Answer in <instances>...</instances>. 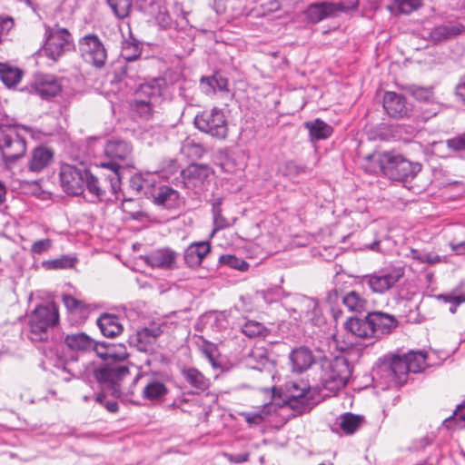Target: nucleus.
Wrapping results in <instances>:
<instances>
[{
    "label": "nucleus",
    "mask_w": 465,
    "mask_h": 465,
    "mask_svg": "<svg viewBox=\"0 0 465 465\" xmlns=\"http://www.w3.org/2000/svg\"><path fill=\"white\" fill-rule=\"evenodd\" d=\"M95 353L104 363L95 371L96 380L107 388L113 396L120 397V381L129 374V369L122 364L127 357V349L123 343L98 342Z\"/></svg>",
    "instance_id": "1"
},
{
    "label": "nucleus",
    "mask_w": 465,
    "mask_h": 465,
    "mask_svg": "<svg viewBox=\"0 0 465 465\" xmlns=\"http://www.w3.org/2000/svg\"><path fill=\"white\" fill-rule=\"evenodd\" d=\"M398 324L399 321L395 316L374 311L364 318L351 317L345 322L344 327L356 337L378 341L391 334Z\"/></svg>",
    "instance_id": "2"
},
{
    "label": "nucleus",
    "mask_w": 465,
    "mask_h": 465,
    "mask_svg": "<svg viewBox=\"0 0 465 465\" xmlns=\"http://www.w3.org/2000/svg\"><path fill=\"white\" fill-rule=\"evenodd\" d=\"M132 151L131 144L122 140H111L105 145V154L111 160L101 163L100 166L110 172L105 181L110 183L111 192L114 194H116L121 189L123 171L132 166Z\"/></svg>",
    "instance_id": "3"
},
{
    "label": "nucleus",
    "mask_w": 465,
    "mask_h": 465,
    "mask_svg": "<svg viewBox=\"0 0 465 465\" xmlns=\"http://www.w3.org/2000/svg\"><path fill=\"white\" fill-rule=\"evenodd\" d=\"M29 132L16 125L0 126V156L5 165H13L25 155Z\"/></svg>",
    "instance_id": "4"
},
{
    "label": "nucleus",
    "mask_w": 465,
    "mask_h": 465,
    "mask_svg": "<svg viewBox=\"0 0 465 465\" xmlns=\"http://www.w3.org/2000/svg\"><path fill=\"white\" fill-rule=\"evenodd\" d=\"M167 89V82L163 77H155L141 84L135 90L133 107L143 119L152 117L153 107L161 103Z\"/></svg>",
    "instance_id": "5"
},
{
    "label": "nucleus",
    "mask_w": 465,
    "mask_h": 465,
    "mask_svg": "<svg viewBox=\"0 0 465 465\" xmlns=\"http://www.w3.org/2000/svg\"><path fill=\"white\" fill-rule=\"evenodd\" d=\"M58 320V309L54 303L36 307L29 318L31 339L33 341L45 340L48 329L54 327Z\"/></svg>",
    "instance_id": "6"
},
{
    "label": "nucleus",
    "mask_w": 465,
    "mask_h": 465,
    "mask_svg": "<svg viewBox=\"0 0 465 465\" xmlns=\"http://www.w3.org/2000/svg\"><path fill=\"white\" fill-rule=\"evenodd\" d=\"M74 47L73 36L67 29L59 25L45 28L44 53L48 58L56 62L65 53L73 50Z\"/></svg>",
    "instance_id": "7"
},
{
    "label": "nucleus",
    "mask_w": 465,
    "mask_h": 465,
    "mask_svg": "<svg viewBox=\"0 0 465 465\" xmlns=\"http://www.w3.org/2000/svg\"><path fill=\"white\" fill-rule=\"evenodd\" d=\"M80 55L84 63L97 70L104 69L107 62V50L95 34H87L78 41Z\"/></svg>",
    "instance_id": "8"
},
{
    "label": "nucleus",
    "mask_w": 465,
    "mask_h": 465,
    "mask_svg": "<svg viewBox=\"0 0 465 465\" xmlns=\"http://www.w3.org/2000/svg\"><path fill=\"white\" fill-rule=\"evenodd\" d=\"M351 375L349 361L344 357H336L323 370L322 381L330 391H336L346 386Z\"/></svg>",
    "instance_id": "9"
},
{
    "label": "nucleus",
    "mask_w": 465,
    "mask_h": 465,
    "mask_svg": "<svg viewBox=\"0 0 465 465\" xmlns=\"http://www.w3.org/2000/svg\"><path fill=\"white\" fill-rule=\"evenodd\" d=\"M198 130L217 139H225L228 124L223 112L216 107L198 114L194 118Z\"/></svg>",
    "instance_id": "10"
},
{
    "label": "nucleus",
    "mask_w": 465,
    "mask_h": 465,
    "mask_svg": "<svg viewBox=\"0 0 465 465\" xmlns=\"http://www.w3.org/2000/svg\"><path fill=\"white\" fill-rule=\"evenodd\" d=\"M388 158L384 175L392 181L410 182L421 170L420 163H411L400 153L389 152Z\"/></svg>",
    "instance_id": "11"
},
{
    "label": "nucleus",
    "mask_w": 465,
    "mask_h": 465,
    "mask_svg": "<svg viewBox=\"0 0 465 465\" xmlns=\"http://www.w3.org/2000/svg\"><path fill=\"white\" fill-rule=\"evenodd\" d=\"M377 373L396 386L403 385L408 380V363L403 356L393 355L382 358L377 367Z\"/></svg>",
    "instance_id": "12"
},
{
    "label": "nucleus",
    "mask_w": 465,
    "mask_h": 465,
    "mask_svg": "<svg viewBox=\"0 0 465 465\" xmlns=\"http://www.w3.org/2000/svg\"><path fill=\"white\" fill-rule=\"evenodd\" d=\"M402 268H386L367 274L362 277L361 282L366 284L375 293H384L395 286L403 277Z\"/></svg>",
    "instance_id": "13"
},
{
    "label": "nucleus",
    "mask_w": 465,
    "mask_h": 465,
    "mask_svg": "<svg viewBox=\"0 0 465 465\" xmlns=\"http://www.w3.org/2000/svg\"><path fill=\"white\" fill-rule=\"evenodd\" d=\"M87 169L84 165L63 164L60 169V183L68 194L80 195L84 192Z\"/></svg>",
    "instance_id": "14"
},
{
    "label": "nucleus",
    "mask_w": 465,
    "mask_h": 465,
    "mask_svg": "<svg viewBox=\"0 0 465 465\" xmlns=\"http://www.w3.org/2000/svg\"><path fill=\"white\" fill-rule=\"evenodd\" d=\"M180 173L183 186L199 194L203 191L204 183L213 173V170L207 164L191 163Z\"/></svg>",
    "instance_id": "15"
},
{
    "label": "nucleus",
    "mask_w": 465,
    "mask_h": 465,
    "mask_svg": "<svg viewBox=\"0 0 465 465\" xmlns=\"http://www.w3.org/2000/svg\"><path fill=\"white\" fill-rule=\"evenodd\" d=\"M309 385L303 381H288L284 385V394L287 403L292 408L305 411L311 404Z\"/></svg>",
    "instance_id": "16"
},
{
    "label": "nucleus",
    "mask_w": 465,
    "mask_h": 465,
    "mask_svg": "<svg viewBox=\"0 0 465 465\" xmlns=\"http://www.w3.org/2000/svg\"><path fill=\"white\" fill-rule=\"evenodd\" d=\"M25 89L30 94H37L43 99H49L61 93L62 84L60 80L53 74H40Z\"/></svg>",
    "instance_id": "17"
},
{
    "label": "nucleus",
    "mask_w": 465,
    "mask_h": 465,
    "mask_svg": "<svg viewBox=\"0 0 465 465\" xmlns=\"http://www.w3.org/2000/svg\"><path fill=\"white\" fill-rule=\"evenodd\" d=\"M383 108L390 117L395 119L409 117L412 112L411 104L402 94L395 92L384 94Z\"/></svg>",
    "instance_id": "18"
},
{
    "label": "nucleus",
    "mask_w": 465,
    "mask_h": 465,
    "mask_svg": "<svg viewBox=\"0 0 465 465\" xmlns=\"http://www.w3.org/2000/svg\"><path fill=\"white\" fill-rule=\"evenodd\" d=\"M463 34H465V25L461 22L454 20L435 26L430 32L429 37L433 44H439L451 40Z\"/></svg>",
    "instance_id": "19"
},
{
    "label": "nucleus",
    "mask_w": 465,
    "mask_h": 465,
    "mask_svg": "<svg viewBox=\"0 0 465 465\" xmlns=\"http://www.w3.org/2000/svg\"><path fill=\"white\" fill-rule=\"evenodd\" d=\"M178 254L176 252L165 248L156 250L143 257L144 262L153 267L163 270H173L176 267Z\"/></svg>",
    "instance_id": "20"
},
{
    "label": "nucleus",
    "mask_w": 465,
    "mask_h": 465,
    "mask_svg": "<svg viewBox=\"0 0 465 465\" xmlns=\"http://www.w3.org/2000/svg\"><path fill=\"white\" fill-rule=\"evenodd\" d=\"M152 197L155 205L169 210L179 208L183 203L180 193L167 185H162L155 189Z\"/></svg>",
    "instance_id": "21"
},
{
    "label": "nucleus",
    "mask_w": 465,
    "mask_h": 465,
    "mask_svg": "<svg viewBox=\"0 0 465 465\" xmlns=\"http://www.w3.org/2000/svg\"><path fill=\"white\" fill-rule=\"evenodd\" d=\"M54 159V152L46 146L35 147L28 157L27 168L31 173H40L48 167Z\"/></svg>",
    "instance_id": "22"
},
{
    "label": "nucleus",
    "mask_w": 465,
    "mask_h": 465,
    "mask_svg": "<svg viewBox=\"0 0 465 465\" xmlns=\"http://www.w3.org/2000/svg\"><path fill=\"white\" fill-rule=\"evenodd\" d=\"M292 370L297 373H302L307 371L314 362L312 352L307 347H298L293 349L289 356Z\"/></svg>",
    "instance_id": "23"
},
{
    "label": "nucleus",
    "mask_w": 465,
    "mask_h": 465,
    "mask_svg": "<svg viewBox=\"0 0 465 465\" xmlns=\"http://www.w3.org/2000/svg\"><path fill=\"white\" fill-rule=\"evenodd\" d=\"M336 15L337 7L331 2L313 3L305 10L306 18L314 24Z\"/></svg>",
    "instance_id": "24"
},
{
    "label": "nucleus",
    "mask_w": 465,
    "mask_h": 465,
    "mask_svg": "<svg viewBox=\"0 0 465 465\" xmlns=\"http://www.w3.org/2000/svg\"><path fill=\"white\" fill-rule=\"evenodd\" d=\"M108 174H104L101 182L96 176L87 171L86 179H84V190L86 189L93 202L102 201L106 195V190L110 187V183L105 181Z\"/></svg>",
    "instance_id": "25"
},
{
    "label": "nucleus",
    "mask_w": 465,
    "mask_h": 465,
    "mask_svg": "<svg viewBox=\"0 0 465 465\" xmlns=\"http://www.w3.org/2000/svg\"><path fill=\"white\" fill-rule=\"evenodd\" d=\"M210 250L211 246L208 242H198L192 243L184 251L183 259L185 263L189 267H195L200 265Z\"/></svg>",
    "instance_id": "26"
},
{
    "label": "nucleus",
    "mask_w": 465,
    "mask_h": 465,
    "mask_svg": "<svg viewBox=\"0 0 465 465\" xmlns=\"http://www.w3.org/2000/svg\"><path fill=\"white\" fill-rule=\"evenodd\" d=\"M64 343L72 351H95L98 342L84 332H77L67 334L64 338Z\"/></svg>",
    "instance_id": "27"
},
{
    "label": "nucleus",
    "mask_w": 465,
    "mask_h": 465,
    "mask_svg": "<svg viewBox=\"0 0 465 465\" xmlns=\"http://www.w3.org/2000/svg\"><path fill=\"white\" fill-rule=\"evenodd\" d=\"M389 152H374L367 154L361 160V167L366 173L384 174Z\"/></svg>",
    "instance_id": "28"
},
{
    "label": "nucleus",
    "mask_w": 465,
    "mask_h": 465,
    "mask_svg": "<svg viewBox=\"0 0 465 465\" xmlns=\"http://www.w3.org/2000/svg\"><path fill=\"white\" fill-rule=\"evenodd\" d=\"M97 325L103 335L109 338H114L124 331L119 317L114 314L104 313L97 319Z\"/></svg>",
    "instance_id": "29"
},
{
    "label": "nucleus",
    "mask_w": 465,
    "mask_h": 465,
    "mask_svg": "<svg viewBox=\"0 0 465 465\" xmlns=\"http://www.w3.org/2000/svg\"><path fill=\"white\" fill-rule=\"evenodd\" d=\"M301 316L303 314L304 318L314 325H320L322 322V317L319 303L316 299L302 296L300 300Z\"/></svg>",
    "instance_id": "30"
},
{
    "label": "nucleus",
    "mask_w": 465,
    "mask_h": 465,
    "mask_svg": "<svg viewBox=\"0 0 465 465\" xmlns=\"http://www.w3.org/2000/svg\"><path fill=\"white\" fill-rule=\"evenodd\" d=\"M364 422V416L345 412L336 419L334 425L340 428L345 434L351 435L355 433Z\"/></svg>",
    "instance_id": "31"
},
{
    "label": "nucleus",
    "mask_w": 465,
    "mask_h": 465,
    "mask_svg": "<svg viewBox=\"0 0 465 465\" xmlns=\"http://www.w3.org/2000/svg\"><path fill=\"white\" fill-rule=\"evenodd\" d=\"M184 380L199 393L209 388L210 382L202 372L195 368H184L182 371Z\"/></svg>",
    "instance_id": "32"
},
{
    "label": "nucleus",
    "mask_w": 465,
    "mask_h": 465,
    "mask_svg": "<svg viewBox=\"0 0 465 465\" xmlns=\"http://www.w3.org/2000/svg\"><path fill=\"white\" fill-rule=\"evenodd\" d=\"M23 76V71L8 63L0 62V79L8 88L18 84Z\"/></svg>",
    "instance_id": "33"
},
{
    "label": "nucleus",
    "mask_w": 465,
    "mask_h": 465,
    "mask_svg": "<svg viewBox=\"0 0 465 465\" xmlns=\"http://www.w3.org/2000/svg\"><path fill=\"white\" fill-rule=\"evenodd\" d=\"M304 126L308 129L311 140L318 141L331 136L332 128L321 119L306 122Z\"/></svg>",
    "instance_id": "34"
},
{
    "label": "nucleus",
    "mask_w": 465,
    "mask_h": 465,
    "mask_svg": "<svg viewBox=\"0 0 465 465\" xmlns=\"http://www.w3.org/2000/svg\"><path fill=\"white\" fill-rule=\"evenodd\" d=\"M271 409L272 405L265 404L260 410L254 411L242 412L241 413V416L243 417L245 421L250 426H257L262 424L265 420V419L270 415Z\"/></svg>",
    "instance_id": "35"
},
{
    "label": "nucleus",
    "mask_w": 465,
    "mask_h": 465,
    "mask_svg": "<svg viewBox=\"0 0 465 465\" xmlns=\"http://www.w3.org/2000/svg\"><path fill=\"white\" fill-rule=\"evenodd\" d=\"M406 363H408V370L410 372H420L426 363V355L422 351H410L403 355Z\"/></svg>",
    "instance_id": "36"
},
{
    "label": "nucleus",
    "mask_w": 465,
    "mask_h": 465,
    "mask_svg": "<svg viewBox=\"0 0 465 465\" xmlns=\"http://www.w3.org/2000/svg\"><path fill=\"white\" fill-rule=\"evenodd\" d=\"M168 392L165 385L157 381L148 382L143 388V396L144 399L153 401L164 396Z\"/></svg>",
    "instance_id": "37"
},
{
    "label": "nucleus",
    "mask_w": 465,
    "mask_h": 465,
    "mask_svg": "<svg viewBox=\"0 0 465 465\" xmlns=\"http://www.w3.org/2000/svg\"><path fill=\"white\" fill-rule=\"evenodd\" d=\"M342 303L352 312H360L364 309L366 300L356 291H351L341 297Z\"/></svg>",
    "instance_id": "38"
},
{
    "label": "nucleus",
    "mask_w": 465,
    "mask_h": 465,
    "mask_svg": "<svg viewBox=\"0 0 465 465\" xmlns=\"http://www.w3.org/2000/svg\"><path fill=\"white\" fill-rule=\"evenodd\" d=\"M222 199L217 198L212 204V212L213 215V232L225 229L231 225V223L222 214Z\"/></svg>",
    "instance_id": "39"
},
{
    "label": "nucleus",
    "mask_w": 465,
    "mask_h": 465,
    "mask_svg": "<svg viewBox=\"0 0 465 465\" xmlns=\"http://www.w3.org/2000/svg\"><path fill=\"white\" fill-rule=\"evenodd\" d=\"M181 153L188 158L199 159L204 154L205 150L200 143L192 139H186L181 146Z\"/></svg>",
    "instance_id": "40"
},
{
    "label": "nucleus",
    "mask_w": 465,
    "mask_h": 465,
    "mask_svg": "<svg viewBox=\"0 0 465 465\" xmlns=\"http://www.w3.org/2000/svg\"><path fill=\"white\" fill-rule=\"evenodd\" d=\"M116 17L123 19L129 15L132 0H106Z\"/></svg>",
    "instance_id": "41"
},
{
    "label": "nucleus",
    "mask_w": 465,
    "mask_h": 465,
    "mask_svg": "<svg viewBox=\"0 0 465 465\" xmlns=\"http://www.w3.org/2000/svg\"><path fill=\"white\" fill-rule=\"evenodd\" d=\"M242 331L249 338L266 336L268 333L267 328H265L261 322L255 321L246 322L242 327Z\"/></svg>",
    "instance_id": "42"
},
{
    "label": "nucleus",
    "mask_w": 465,
    "mask_h": 465,
    "mask_svg": "<svg viewBox=\"0 0 465 465\" xmlns=\"http://www.w3.org/2000/svg\"><path fill=\"white\" fill-rule=\"evenodd\" d=\"M408 91L411 96L417 101L430 103L433 101V89L432 87H422L419 85H410Z\"/></svg>",
    "instance_id": "43"
},
{
    "label": "nucleus",
    "mask_w": 465,
    "mask_h": 465,
    "mask_svg": "<svg viewBox=\"0 0 465 465\" xmlns=\"http://www.w3.org/2000/svg\"><path fill=\"white\" fill-rule=\"evenodd\" d=\"M75 262V258L70 257L68 255H63L57 259L46 261L43 264L49 270H63L73 268Z\"/></svg>",
    "instance_id": "44"
},
{
    "label": "nucleus",
    "mask_w": 465,
    "mask_h": 465,
    "mask_svg": "<svg viewBox=\"0 0 465 465\" xmlns=\"http://www.w3.org/2000/svg\"><path fill=\"white\" fill-rule=\"evenodd\" d=\"M455 422L457 428H463L465 427V402H462L460 404L456 411H454L453 415L450 416L448 419H445L443 423L448 429H451L452 425L451 423Z\"/></svg>",
    "instance_id": "45"
},
{
    "label": "nucleus",
    "mask_w": 465,
    "mask_h": 465,
    "mask_svg": "<svg viewBox=\"0 0 465 465\" xmlns=\"http://www.w3.org/2000/svg\"><path fill=\"white\" fill-rule=\"evenodd\" d=\"M180 170V164L175 159H166L161 163L160 169L156 172L159 173L160 176L165 179H169L171 176L178 173Z\"/></svg>",
    "instance_id": "46"
},
{
    "label": "nucleus",
    "mask_w": 465,
    "mask_h": 465,
    "mask_svg": "<svg viewBox=\"0 0 465 465\" xmlns=\"http://www.w3.org/2000/svg\"><path fill=\"white\" fill-rule=\"evenodd\" d=\"M141 46L139 42L133 40L126 42L123 46V55L126 61H134L141 55Z\"/></svg>",
    "instance_id": "47"
},
{
    "label": "nucleus",
    "mask_w": 465,
    "mask_h": 465,
    "mask_svg": "<svg viewBox=\"0 0 465 465\" xmlns=\"http://www.w3.org/2000/svg\"><path fill=\"white\" fill-rule=\"evenodd\" d=\"M255 360L256 364L252 365V369L262 371L272 366V362L268 359L265 351L257 350L253 351L250 356V361Z\"/></svg>",
    "instance_id": "48"
},
{
    "label": "nucleus",
    "mask_w": 465,
    "mask_h": 465,
    "mask_svg": "<svg viewBox=\"0 0 465 465\" xmlns=\"http://www.w3.org/2000/svg\"><path fill=\"white\" fill-rule=\"evenodd\" d=\"M63 302L67 310L71 312H82L86 309V305L84 302L75 299L70 294L63 295Z\"/></svg>",
    "instance_id": "49"
},
{
    "label": "nucleus",
    "mask_w": 465,
    "mask_h": 465,
    "mask_svg": "<svg viewBox=\"0 0 465 465\" xmlns=\"http://www.w3.org/2000/svg\"><path fill=\"white\" fill-rule=\"evenodd\" d=\"M219 261L223 264H226L232 268L239 269L240 271H245L248 268V263L244 261L237 258L234 255L224 254L220 256Z\"/></svg>",
    "instance_id": "50"
},
{
    "label": "nucleus",
    "mask_w": 465,
    "mask_h": 465,
    "mask_svg": "<svg viewBox=\"0 0 465 465\" xmlns=\"http://www.w3.org/2000/svg\"><path fill=\"white\" fill-rule=\"evenodd\" d=\"M420 5V0H395L396 7L402 14H410L418 9Z\"/></svg>",
    "instance_id": "51"
},
{
    "label": "nucleus",
    "mask_w": 465,
    "mask_h": 465,
    "mask_svg": "<svg viewBox=\"0 0 465 465\" xmlns=\"http://www.w3.org/2000/svg\"><path fill=\"white\" fill-rule=\"evenodd\" d=\"M413 258L420 262L434 264L441 262V257L438 254L431 252H419L417 250H412Z\"/></svg>",
    "instance_id": "52"
},
{
    "label": "nucleus",
    "mask_w": 465,
    "mask_h": 465,
    "mask_svg": "<svg viewBox=\"0 0 465 465\" xmlns=\"http://www.w3.org/2000/svg\"><path fill=\"white\" fill-rule=\"evenodd\" d=\"M53 245V242L51 239L49 238H46V239H42V240H39V241H36L33 243V245L31 246V252L32 254H37V255H41L43 254L44 252H46L49 249H51Z\"/></svg>",
    "instance_id": "53"
},
{
    "label": "nucleus",
    "mask_w": 465,
    "mask_h": 465,
    "mask_svg": "<svg viewBox=\"0 0 465 465\" xmlns=\"http://www.w3.org/2000/svg\"><path fill=\"white\" fill-rule=\"evenodd\" d=\"M440 299L444 300L447 302L451 303V307L450 308V312L454 313L456 312V307L460 304L465 302V293L460 294H440L439 296Z\"/></svg>",
    "instance_id": "54"
},
{
    "label": "nucleus",
    "mask_w": 465,
    "mask_h": 465,
    "mask_svg": "<svg viewBox=\"0 0 465 465\" xmlns=\"http://www.w3.org/2000/svg\"><path fill=\"white\" fill-rule=\"evenodd\" d=\"M234 307L240 312H252L255 309V304L251 296H241Z\"/></svg>",
    "instance_id": "55"
},
{
    "label": "nucleus",
    "mask_w": 465,
    "mask_h": 465,
    "mask_svg": "<svg viewBox=\"0 0 465 465\" xmlns=\"http://www.w3.org/2000/svg\"><path fill=\"white\" fill-rule=\"evenodd\" d=\"M447 146L453 151H465V134L446 141Z\"/></svg>",
    "instance_id": "56"
},
{
    "label": "nucleus",
    "mask_w": 465,
    "mask_h": 465,
    "mask_svg": "<svg viewBox=\"0 0 465 465\" xmlns=\"http://www.w3.org/2000/svg\"><path fill=\"white\" fill-rule=\"evenodd\" d=\"M137 341L139 342V349L143 351L147 350V346L153 344L155 341H151V335L146 331V329L143 328L141 331H137Z\"/></svg>",
    "instance_id": "57"
},
{
    "label": "nucleus",
    "mask_w": 465,
    "mask_h": 465,
    "mask_svg": "<svg viewBox=\"0 0 465 465\" xmlns=\"http://www.w3.org/2000/svg\"><path fill=\"white\" fill-rule=\"evenodd\" d=\"M215 75L203 76L200 80L203 91L209 94L215 92Z\"/></svg>",
    "instance_id": "58"
},
{
    "label": "nucleus",
    "mask_w": 465,
    "mask_h": 465,
    "mask_svg": "<svg viewBox=\"0 0 465 465\" xmlns=\"http://www.w3.org/2000/svg\"><path fill=\"white\" fill-rule=\"evenodd\" d=\"M334 5L337 7L338 14L356 8L359 5V0H339Z\"/></svg>",
    "instance_id": "59"
},
{
    "label": "nucleus",
    "mask_w": 465,
    "mask_h": 465,
    "mask_svg": "<svg viewBox=\"0 0 465 465\" xmlns=\"http://www.w3.org/2000/svg\"><path fill=\"white\" fill-rule=\"evenodd\" d=\"M457 100L465 105V73L460 77L455 87Z\"/></svg>",
    "instance_id": "60"
},
{
    "label": "nucleus",
    "mask_w": 465,
    "mask_h": 465,
    "mask_svg": "<svg viewBox=\"0 0 465 465\" xmlns=\"http://www.w3.org/2000/svg\"><path fill=\"white\" fill-rule=\"evenodd\" d=\"M14 26V20L10 16L0 17V42L2 36L6 35Z\"/></svg>",
    "instance_id": "61"
},
{
    "label": "nucleus",
    "mask_w": 465,
    "mask_h": 465,
    "mask_svg": "<svg viewBox=\"0 0 465 465\" xmlns=\"http://www.w3.org/2000/svg\"><path fill=\"white\" fill-rule=\"evenodd\" d=\"M144 180L141 174H134L130 179V187L136 191L137 193H140L143 191L144 187Z\"/></svg>",
    "instance_id": "62"
},
{
    "label": "nucleus",
    "mask_w": 465,
    "mask_h": 465,
    "mask_svg": "<svg viewBox=\"0 0 465 465\" xmlns=\"http://www.w3.org/2000/svg\"><path fill=\"white\" fill-rule=\"evenodd\" d=\"M145 329L151 335V341H155L163 333L161 325L155 323L151 324L149 327H145Z\"/></svg>",
    "instance_id": "63"
},
{
    "label": "nucleus",
    "mask_w": 465,
    "mask_h": 465,
    "mask_svg": "<svg viewBox=\"0 0 465 465\" xmlns=\"http://www.w3.org/2000/svg\"><path fill=\"white\" fill-rule=\"evenodd\" d=\"M450 246L452 252L457 255H464L465 254V241L454 243L453 242H450Z\"/></svg>",
    "instance_id": "64"
}]
</instances>
